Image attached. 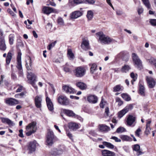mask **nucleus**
<instances>
[{"label":"nucleus","mask_w":156,"mask_h":156,"mask_svg":"<svg viewBox=\"0 0 156 156\" xmlns=\"http://www.w3.org/2000/svg\"><path fill=\"white\" fill-rule=\"evenodd\" d=\"M96 35L98 38V41L101 44H108L114 41L113 40L109 37L105 36L102 32H97Z\"/></svg>","instance_id":"obj_1"},{"label":"nucleus","mask_w":156,"mask_h":156,"mask_svg":"<svg viewBox=\"0 0 156 156\" xmlns=\"http://www.w3.org/2000/svg\"><path fill=\"white\" fill-rule=\"evenodd\" d=\"M26 129L25 132L27 136H30L34 133L37 129L36 122L33 121L30 123L26 126Z\"/></svg>","instance_id":"obj_2"},{"label":"nucleus","mask_w":156,"mask_h":156,"mask_svg":"<svg viewBox=\"0 0 156 156\" xmlns=\"http://www.w3.org/2000/svg\"><path fill=\"white\" fill-rule=\"evenodd\" d=\"M27 77L29 83L36 90L37 89V87L35 82L37 81V76L33 73L31 72H28Z\"/></svg>","instance_id":"obj_3"},{"label":"nucleus","mask_w":156,"mask_h":156,"mask_svg":"<svg viewBox=\"0 0 156 156\" xmlns=\"http://www.w3.org/2000/svg\"><path fill=\"white\" fill-rule=\"evenodd\" d=\"M65 151V148L64 146H62L58 149L54 148L51 150L50 152V154L55 156L62 154Z\"/></svg>","instance_id":"obj_4"},{"label":"nucleus","mask_w":156,"mask_h":156,"mask_svg":"<svg viewBox=\"0 0 156 156\" xmlns=\"http://www.w3.org/2000/svg\"><path fill=\"white\" fill-rule=\"evenodd\" d=\"M58 103L60 105L66 106L69 104V99L65 96L61 95L58 96L57 98Z\"/></svg>","instance_id":"obj_5"},{"label":"nucleus","mask_w":156,"mask_h":156,"mask_svg":"<svg viewBox=\"0 0 156 156\" xmlns=\"http://www.w3.org/2000/svg\"><path fill=\"white\" fill-rule=\"evenodd\" d=\"M133 61L135 65L138 68H141L142 66V63L137 55L135 53L132 54Z\"/></svg>","instance_id":"obj_6"},{"label":"nucleus","mask_w":156,"mask_h":156,"mask_svg":"<svg viewBox=\"0 0 156 156\" xmlns=\"http://www.w3.org/2000/svg\"><path fill=\"white\" fill-rule=\"evenodd\" d=\"M54 138V133L53 131L49 130L48 132L46 141V145H51L53 143Z\"/></svg>","instance_id":"obj_7"},{"label":"nucleus","mask_w":156,"mask_h":156,"mask_svg":"<svg viewBox=\"0 0 156 156\" xmlns=\"http://www.w3.org/2000/svg\"><path fill=\"white\" fill-rule=\"evenodd\" d=\"M146 80L149 88H153L154 87L156 84V80L154 79L152 77L147 76Z\"/></svg>","instance_id":"obj_8"},{"label":"nucleus","mask_w":156,"mask_h":156,"mask_svg":"<svg viewBox=\"0 0 156 156\" xmlns=\"http://www.w3.org/2000/svg\"><path fill=\"white\" fill-rule=\"evenodd\" d=\"M133 107V106L131 104H130L127 106L119 112L118 117L120 118H122L129 110L132 109Z\"/></svg>","instance_id":"obj_9"},{"label":"nucleus","mask_w":156,"mask_h":156,"mask_svg":"<svg viewBox=\"0 0 156 156\" xmlns=\"http://www.w3.org/2000/svg\"><path fill=\"white\" fill-rule=\"evenodd\" d=\"M85 69L81 67H77L75 70L74 73L75 76L77 77H81L85 74Z\"/></svg>","instance_id":"obj_10"},{"label":"nucleus","mask_w":156,"mask_h":156,"mask_svg":"<svg viewBox=\"0 0 156 156\" xmlns=\"http://www.w3.org/2000/svg\"><path fill=\"white\" fill-rule=\"evenodd\" d=\"M6 55L7 54L6 53H4L3 55V57H6L5 60L6 65H9L12 59V56L14 55V53L12 51H10L8 52L7 56Z\"/></svg>","instance_id":"obj_11"},{"label":"nucleus","mask_w":156,"mask_h":156,"mask_svg":"<svg viewBox=\"0 0 156 156\" xmlns=\"http://www.w3.org/2000/svg\"><path fill=\"white\" fill-rule=\"evenodd\" d=\"M37 144L35 141L30 143L28 147L29 154H31L35 151Z\"/></svg>","instance_id":"obj_12"},{"label":"nucleus","mask_w":156,"mask_h":156,"mask_svg":"<svg viewBox=\"0 0 156 156\" xmlns=\"http://www.w3.org/2000/svg\"><path fill=\"white\" fill-rule=\"evenodd\" d=\"M5 103L9 105L13 106L19 104V101L12 98H8L5 99Z\"/></svg>","instance_id":"obj_13"},{"label":"nucleus","mask_w":156,"mask_h":156,"mask_svg":"<svg viewBox=\"0 0 156 156\" xmlns=\"http://www.w3.org/2000/svg\"><path fill=\"white\" fill-rule=\"evenodd\" d=\"M42 96L41 95L36 96L34 98L35 104L38 108H41V107Z\"/></svg>","instance_id":"obj_14"},{"label":"nucleus","mask_w":156,"mask_h":156,"mask_svg":"<svg viewBox=\"0 0 156 156\" xmlns=\"http://www.w3.org/2000/svg\"><path fill=\"white\" fill-rule=\"evenodd\" d=\"M136 120V117L132 115H128L126 122L127 125L129 126L133 125V126L135 125V124H134Z\"/></svg>","instance_id":"obj_15"},{"label":"nucleus","mask_w":156,"mask_h":156,"mask_svg":"<svg viewBox=\"0 0 156 156\" xmlns=\"http://www.w3.org/2000/svg\"><path fill=\"white\" fill-rule=\"evenodd\" d=\"M21 55L22 54L20 51H19L18 53V55L17 58V68L20 70L21 72L22 69V67L21 64Z\"/></svg>","instance_id":"obj_16"},{"label":"nucleus","mask_w":156,"mask_h":156,"mask_svg":"<svg viewBox=\"0 0 156 156\" xmlns=\"http://www.w3.org/2000/svg\"><path fill=\"white\" fill-rule=\"evenodd\" d=\"M26 66L28 71L33 70V62L30 57H28L27 60L26 61Z\"/></svg>","instance_id":"obj_17"},{"label":"nucleus","mask_w":156,"mask_h":156,"mask_svg":"<svg viewBox=\"0 0 156 156\" xmlns=\"http://www.w3.org/2000/svg\"><path fill=\"white\" fill-rule=\"evenodd\" d=\"M62 90H63L66 93L69 94H73L75 92V90L70 86L64 85L62 86Z\"/></svg>","instance_id":"obj_18"},{"label":"nucleus","mask_w":156,"mask_h":156,"mask_svg":"<svg viewBox=\"0 0 156 156\" xmlns=\"http://www.w3.org/2000/svg\"><path fill=\"white\" fill-rule=\"evenodd\" d=\"M82 48L85 50H87L89 48V41L88 40L83 39L81 45Z\"/></svg>","instance_id":"obj_19"},{"label":"nucleus","mask_w":156,"mask_h":156,"mask_svg":"<svg viewBox=\"0 0 156 156\" xmlns=\"http://www.w3.org/2000/svg\"><path fill=\"white\" fill-rule=\"evenodd\" d=\"M83 15V13L80 11H76L72 12L70 14V18L72 19H76Z\"/></svg>","instance_id":"obj_20"},{"label":"nucleus","mask_w":156,"mask_h":156,"mask_svg":"<svg viewBox=\"0 0 156 156\" xmlns=\"http://www.w3.org/2000/svg\"><path fill=\"white\" fill-rule=\"evenodd\" d=\"M101 154L103 156H115V153L112 151L107 150H104L101 151Z\"/></svg>","instance_id":"obj_21"},{"label":"nucleus","mask_w":156,"mask_h":156,"mask_svg":"<svg viewBox=\"0 0 156 156\" xmlns=\"http://www.w3.org/2000/svg\"><path fill=\"white\" fill-rule=\"evenodd\" d=\"M47 105L49 110L50 111H52L54 109L53 105L50 99L47 97L46 99Z\"/></svg>","instance_id":"obj_22"},{"label":"nucleus","mask_w":156,"mask_h":156,"mask_svg":"<svg viewBox=\"0 0 156 156\" xmlns=\"http://www.w3.org/2000/svg\"><path fill=\"white\" fill-rule=\"evenodd\" d=\"M6 49V46L4 37H0V49L5 51Z\"/></svg>","instance_id":"obj_23"},{"label":"nucleus","mask_w":156,"mask_h":156,"mask_svg":"<svg viewBox=\"0 0 156 156\" xmlns=\"http://www.w3.org/2000/svg\"><path fill=\"white\" fill-rule=\"evenodd\" d=\"M42 11L44 13L48 15L54 12V9L49 7L44 6L43 8Z\"/></svg>","instance_id":"obj_24"},{"label":"nucleus","mask_w":156,"mask_h":156,"mask_svg":"<svg viewBox=\"0 0 156 156\" xmlns=\"http://www.w3.org/2000/svg\"><path fill=\"white\" fill-rule=\"evenodd\" d=\"M88 101L92 103H95L97 102L98 98L97 97L94 95H90L87 97Z\"/></svg>","instance_id":"obj_25"},{"label":"nucleus","mask_w":156,"mask_h":156,"mask_svg":"<svg viewBox=\"0 0 156 156\" xmlns=\"http://www.w3.org/2000/svg\"><path fill=\"white\" fill-rule=\"evenodd\" d=\"M69 129L73 130H76L79 128L78 124L74 122H70L68 124Z\"/></svg>","instance_id":"obj_26"},{"label":"nucleus","mask_w":156,"mask_h":156,"mask_svg":"<svg viewBox=\"0 0 156 156\" xmlns=\"http://www.w3.org/2000/svg\"><path fill=\"white\" fill-rule=\"evenodd\" d=\"M76 85L78 87L82 90H85L87 88L86 84L82 82H77L76 83Z\"/></svg>","instance_id":"obj_27"},{"label":"nucleus","mask_w":156,"mask_h":156,"mask_svg":"<svg viewBox=\"0 0 156 156\" xmlns=\"http://www.w3.org/2000/svg\"><path fill=\"white\" fill-rule=\"evenodd\" d=\"M99 129L102 132H107L110 130V128L107 126L101 124L99 125Z\"/></svg>","instance_id":"obj_28"},{"label":"nucleus","mask_w":156,"mask_h":156,"mask_svg":"<svg viewBox=\"0 0 156 156\" xmlns=\"http://www.w3.org/2000/svg\"><path fill=\"white\" fill-rule=\"evenodd\" d=\"M2 122L6 123L9 126H13L14 125L13 122L12 121L7 118H2Z\"/></svg>","instance_id":"obj_29"},{"label":"nucleus","mask_w":156,"mask_h":156,"mask_svg":"<svg viewBox=\"0 0 156 156\" xmlns=\"http://www.w3.org/2000/svg\"><path fill=\"white\" fill-rule=\"evenodd\" d=\"M2 122L6 123L9 126H13L14 125L13 122L12 121L7 118H2Z\"/></svg>","instance_id":"obj_30"},{"label":"nucleus","mask_w":156,"mask_h":156,"mask_svg":"<svg viewBox=\"0 0 156 156\" xmlns=\"http://www.w3.org/2000/svg\"><path fill=\"white\" fill-rule=\"evenodd\" d=\"M67 55L69 59L73 60L75 57L74 54L73 53L72 50L70 49H69L67 50Z\"/></svg>","instance_id":"obj_31"},{"label":"nucleus","mask_w":156,"mask_h":156,"mask_svg":"<svg viewBox=\"0 0 156 156\" xmlns=\"http://www.w3.org/2000/svg\"><path fill=\"white\" fill-rule=\"evenodd\" d=\"M63 112L69 116H73L75 115V114L71 110L64 109L63 110Z\"/></svg>","instance_id":"obj_32"},{"label":"nucleus","mask_w":156,"mask_h":156,"mask_svg":"<svg viewBox=\"0 0 156 156\" xmlns=\"http://www.w3.org/2000/svg\"><path fill=\"white\" fill-rule=\"evenodd\" d=\"M123 87L120 85H118L115 86L113 88V91L114 92L119 91L123 90Z\"/></svg>","instance_id":"obj_33"},{"label":"nucleus","mask_w":156,"mask_h":156,"mask_svg":"<svg viewBox=\"0 0 156 156\" xmlns=\"http://www.w3.org/2000/svg\"><path fill=\"white\" fill-rule=\"evenodd\" d=\"M120 137L123 141H131L132 140V138L127 135H121Z\"/></svg>","instance_id":"obj_34"},{"label":"nucleus","mask_w":156,"mask_h":156,"mask_svg":"<svg viewBox=\"0 0 156 156\" xmlns=\"http://www.w3.org/2000/svg\"><path fill=\"white\" fill-rule=\"evenodd\" d=\"M140 146L138 144L135 145L134 146L133 150L137 152V155H139L142 154V152L140 151Z\"/></svg>","instance_id":"obj_35"},{"label":"nucleus","mask_w":156,"mask_h":156,"mask_svg":"<svg viewBox=\"0 0 156 156\" xmlns=\"http://www.w3.org/2000/svg\"><path fill=\"white\" fill-rule=\"evenodd\" d=\"M94 16V13L91 10H89L87 12V18L88 20H91Z\"/></svg>","instance_id":"obj_36"},{"label":"nucleus","mask_w":156,"mask_h":156,"mask_svg":"<svg viewBox=\"0 0 156 156\" xmlns=\"http://www.w3.org/2000/svg\"><path fill=\"white\" fill-rule=\"evenodd\" d=\"M121 96L126 101H129L131 100L130 96L126 93L122 94H121Z\"/></svg>","instance_id":"obj_37"},{"label":"nucleus","mask_w":156,"mask_h":156,"mask_svg":"<svg viewBox=\"0 0 156 156\" xmlns=\"http://www.w3.org/2000/svg\"><path fill=\"white\" fill-rule=\"evenodd\" d=\"M102 143L105 146L109 148L112 149L114 148V145L109 142L104 141Z\"/></svg>","instance_id":"obj_38"},{"label":"nucleus","mask_w":156,"mask_h":156,"mask_svg":"<svg viewBox=\"0 0 156 156\" xmlns=\"http://www.w3.org/2000/svg\"><path fill=\"white\" fill-rule=\"evenodd\" d=\"M130 69V68L129 66L125 65L122 68L121 71L123 73H126Z\"/></svg>","instance_id":"obj_39"},{"label":"nucleus","mask_w":156,"mask_h":156,"mask_svg":"<svg viewBox=\"0 0 156 156\" xmlns=\"http://www.w3.org/2000/svg\"><path fill=\"white\" fill-rule=\"evenodd\" d=\"M139 92L141 95L143 96H145L144 87L142 85H140V86Z\"/></svg>","instance_id":"obj_40"},{"label":"nucleus","mask_w":156,"mask_h":156,"mask_svg":"<svg viewBox=\"0 0 156 156\" xmlns=\"http://www.w3.org/2000/svg\"><path fill=\"white\" fill-rule=\"evenodd\" d=\"M144 5L148 9L150 8L151 5L149 0H142Z\"/></svg>","instance_id":"obj_41"},{"label":"nucleus","mask_w":156,"mask_h":156,"mask_svg":"<svg viewBox=\"0 0 156 156\" xmlns=\"http://www.w3.org/2000/svg\"><path fill=\"white\" fill-rule=\"evenodd\" d=\"M148 60L150 64L155 66L156 65V59L154 58L151 57L149 59H148Z\"/></svg>","instance_id":"obj_42"},{"label":"nucleus","mask_w":156,"mask_h":156,"mask_svg":"<svg viewBox=\"0 0 156 156\" xmlns=\"http://www.w3.org/2000/svg\"><path fill=\"white\" fill-rule=\"evenodd\" d=\"M126 131V129L123 127H120L118 128L116 130V132L118 133H122Z\"/></svg>","instance_id":"obj_43"},{"label":"nucleus","mask_w":156,"mask_h":156,"mask_svg":"<svg viewBox=\"0 0 156 156\" xmlns=\"http://www.w3.org/2000/svg\"><path fill=\"white\" fill-rule=\"evenodd\" d=\"M97 67V65L96 64H93L90 68V72L92 73H93L94 71L96 70Z\"/></svg>","instance_id":"obj_44"},{"label":"nucleus","mask_w":156,"mask_h":156,"mask_svg":"<svg viewBox=\"0 0 156 156\" xmlns=\"http://www.w3.org/2000/svg\"><path fill=\"white\" fill-rule=\"evenodd\" d=\"M14 36L12 34H10L9 36V42L10 44H12L13 43Z\"/></svg>","instance_id":"obj_45"},{"label":"nucleus","mask_w":156,"mask_h":156,"mask_svg":"<svg viewBox=\"0 0 156 156\" xmlns=\"http://www.w3.org/2000/svg\"><path fill=\"white\" fill-rule=\"evenodd\" d=\"M57 22L60 25H63L64 22L63 20L61 17H59L58 19Z\"/></svg>","instance_id":"obj_46"},{"label":"nucleus","mask_w":156,"mask_h":156,"mask_svg":"<svg viewBox=\"0 0 156 156\" xmlns=\"http://www.w3.org/2000/svg\"><path fill=\"white\" fill-rule=\"evenodd\" d=\"M56 43V41H55L54 42L50 44L47 47V48L49 50H50L54 46Z\"/></svg>","instance_id":"obj_47"},{"label":"nucleus","mask_w":156,"mask_h":156,"mask_svg":"<svg viewBox=\"0 0 156 156\" xmlns=\"http://www.w3.org/2000/svg\"><path fill=\"white\" fill-rule=\"evenodd\" d=\"M116 102L118 103V105L120 106L123 104V102L119 98H117L116 99Z\"/></svg>","instance_id":"obj_48"},{"label":"nucleus","mask_w":156,"mask_h":156,"mask_svg":"<svg viewBox=\"0 0 156 156\" xmlns=\"http://www.w3.org/2000/svg\"><path fill=\"white\" fill-rule=\"evenodd\" d=\"M131 77L132 78L133 81H135L137 79V75H135L133 73L130 74Z\"/></svg>","instance_id":"obj_49"},{"label":"nucleus","mask_w":156,"mask_h":156,"mask_svg":"<svg viewBox=\"0 0 156 156\" xmlns=\"http://www.w3.org/2000/svg\"><path fill=\"white\" fill-rule=\"evenodd\" d=\"M106 104V102L105 101H104L103 99H102L100 104V107L102 108H103Z\"/></svg>","instance_id":"obj_50"},{"label":"nucleus","mask_w":156,"mask_h":156,"mask_svg":"<svg viewBox=\"0 0 156 156\" xmlns=\"http://www.w3.org/2000/svg\"><path fill=\"white\" fill-rule=\"evenodd\" d=\"M73 1L74 3L76 4H80L83 2V0H69V2H70Z\"/></svg>","instance_id":"obj_51"},{"label":"nucleus","mask_w":156,"mask_h":156,"mask_svg":"<svg viewBox=\"0 0 156 156\" xmlns=\"http://www.w3.org/2000/svg\"><path fill=\"white\" fill-rule=\"evenodd\" d=\"M150 23L153 26H156V19H151L150 21Z\"/></svg>","instance_id":"obj_52"},{"label":"nucleus","mask_w":156,"mask_h":156,"mask_svg":"<svg viewBox=\"0 0 156 156\" xmlns=\"http://www.w3.org/2000/svg\"><path fill=\"white\" fill-rule=\"evenodd\" d=\"M111 139L115 140L116 142H120L121 141V140L120 139H119L116 136H112Z\"/></svg>","instance_id":"obj_53"},{"label":"nucleus","mask_w":156,"mask_h":156,"mask_svg":"<svg viewBox=\"0 0 156 156\" xmlns=\"http://www.w3.org/2000/svg\"><path fill=\"white\" fill-rule=\"evenodd\" d=\"M143 11L144 9L142 7H139L137 10V12L138 14L140 15L143 12Z\"/></svg>","instance_id":"obj_54"},{"label":"nucleus","mask_w":156,"mask_h":156,"mask_svg":"<svg viewBox=\"0 0 156 156\" xmlns=\"http://www.w3.org/2000/svg\"><path fill=\"white\" fill-rule=\"evenodd\" d=\"M141 131L140 129V128H138L135 132L136 135L139 137L140 136V133Z\"/></svg>","instance_id":"obj_55"},{"label":"nucleus","mask_w":156,"mask_h":156,"mask_svg":"<svg viewBox=\"0 0 156 156\" xmlns=\"http://www.w3.org/2000/svg\"><path fill=\"white\" fill-rule=\"evenodd\" d=\"M8 12L12 16H14L16 15V14L14 13L10 9H8Z\"/></svg>","instance_id":"obj_56"},{"label":"nucleus","mask_w":156,"mask_h":156,"mask_svg":"<svg viewBox=\"0 0 156 156\" xmlns=\"http://www.w3.org/2000/svg\"><path fill=\"white\" fill-rule=\"evenodd\" d=\"M109 109L108 107H106L105 110V113L106 114L107 116H109Z\"/></svg>","instance_id":"obj_57"},{"label":"nucleus","mask_w":156,"mask_h":156,"mask_svg":"<svg viewBox=\"0 0 156 156\" xmlns=\"http://www.w3.org/2000/svg\"><path fill=\"white\" fill-rule=\"evenodd\" d=\"M19 136L21 137H24L23 132V130L22 129H20L19 130Z\"/></svg>","instance_id":"obj_58"},{"label":"nucleus","mask_w":156,"mask_h":156,"mask_svg":"<svg viewBox=\"0 0 156 156\" xmlns=\"http://www.w3.org/2000/svg\"><path fill=\"white\" fill-rule=\"evenodd\" d=\"M11 78L13 80H15L16 78V75L13 72H12L11 73Z\"/></svg>","instance_id":"obj_59"},{"label":"nucleus","mask_w":156,"mask_h":156,"mask_svg":"<svg viewBox=\"0 0 156 156\" xmlns=\"http://www.w3.org/2000/svg\"><path fill=\"white\" fill-rule=\"evenodd\" d=\"M106 2L110 6H111L112 8L114 9V8L113 7L112 4L111 2V0H106Z\"/></svg>","instance_id":"obj_60"},{"label":"nucleus","mask_w":156,"mask_h":156,"mask_svg":"<svg viewBox=\"0 0 156 156\" xmlns=\"http://www.w3.org/2000/svg\"><path fill=\"white\" fill-rule=\"evenodd\" d=\"M116 14L118 15H121L123 14L121 10H117L116 11Z\"/></svg>","instance_id":"obj_61"},{"label":"nucleus","mask_w":156,"mask_h":156,"mask_svg":"<svg viewBox=\"0 0 156 156\" xmlns=\"http://www.w3.org/2000/svg\"><path fill=\"white\" fill-rule=\"evenodd\" d=\"M67 136L70 138L71 140H73V136L72 134L69 133H67Z\"/></svg>","instance_id":"obj_62"},{"label":"nucleus","mask_w":156,"mask_h":156,"mask_svg":"<svg viewBox=\"0 0 156 156\" xmlns=\"http://www.w3.org/2000/svg\"><path fill=\"white\" fill-rule=\"evenodd\" d=\"M48 5H50L54 7L56 5L55 3L54 2H50L49 3V4H48Z\"/></svg>","instance_id":"obj_63"},{"label":"nucleus","mask_w":156,"mask_h":156,"mask_svg":"<svg viewBox=\"0 0 156 156\" xmlns=\"http://www.w3.org/2000/svg\"><path fill=\"white\" fill-rule=\"evenodd\" d=\"M149 127H146V129L145 131V133L147 134H148L149 133Z\"/></svg>","instance_id":"obj_64"}]
</instances>
